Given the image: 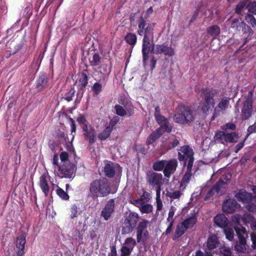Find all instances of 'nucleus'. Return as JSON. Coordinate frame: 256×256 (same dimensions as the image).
Returning <instances> with one entry per match:
<instances>
[{"label": "nucleus", "mask_w": 256, "mask_h": 256, "mask_svg": "<svg viewBox=\"0 0 256 256\" xmlns=\"http://www.w3.org/2000/svg\"><path fill=\"white\" fill-rule=\"evenodd\" d=\"M166 160H158L155 162L153 164V168L154 170L160 171L164 170L166 165Z\"/></svg>", "instance_id": "42"}, {"label": "nucleus", "mask_w": 256, "mask_h": 256, "mask_svg": "<svg viewBox=\"0 0 256 256\" xmlns=\"http://www.w3.org/2000/svg\"><path fill=\"white\" fill-rule=\"evenodd\" d=\"M180 144V140L177 138H174L173 140L170 143L169 146L170 148H172L178 146Z\"/></svg>", "instance_id": "63"}, {"label": "nucleus", "mask_w": 256, "mask_h": 256, "mask_svg": "<svg viewBox=\"0 0 256 256\" xmlns=\"http://www.w3.org/2000/svg\"><path fill=\"white\" fill-rule=\"evenodd\" d=\"M102 86L99 82H96L94 84L92 87V90L94 93L98 95L102 90Z\"/></svg>", "instance_id": "45"}, {"label": "nucleus", "mask_w": 256, "mask_h": 256, "mask_svg": "<svg viewBox=\"0 0 256 256\" xmlns=\"http://www.w3.org/2000/svg\"><path fill=\"white\" fill-rule=\"evenodd\" d=\"M120 170L121 168L118 164L110 162L106 164L104 168V174L108 178H112L116 172Z\"/></svg>", "instance_id": "24"}, {"label": "nucleus", "mask_w": 256, "mask_h": 256, "mask_svg": "<svg viewBox=\"0 0 256 256\" xmlns=\"http://www.w3.org/2000/svg\"><path fill=\"white\" fill-rule=\"evenodd\" d=\"M240 207V205L236 201L232 198H229L225 200L222 204V210L226 213H232L237 208Z\"/></svg>", "instance_id": "21"}, {"label": "nucleus", "mask_w": 256, "mask_h": 256, "mask_svg": "<svg viewBox=\"0 0 256 256\" xmlns=\"http://www.w3.org/2000/svg\"><path fill=\"white\" fill-rule=\"evenodd\" d=\"M238 102L242 104V106L241 109V119L248 120L252 116V112L253 92L249 90L239 98Z\"/></svg>", "instance_id": "3"}, {"label": "nucleus", "mask_w": 256, "mask_h": 256, "mask_svg": "<svg viewBox=\"0 0 256 256\" xmlns=\"http://www.w3.org/2000/svg\"><path fill=\"white\" fill-rule=\"evenodd\" d=\"M192 167H188V166H187L186 171L185 172L182 180L180 181V186H186L190 182V178L192 176Z\"/></svg>", "instance_id": "31"}, {"label": "nucleus", "mask_w": 256, "mask_h": 256, "mask_svg": "<svg viewBox=\"0 0 256 256\" xmlns=\"http://www.w3.org/2000/svg\"><path fill=\"white\" fill-rule=\"evenodd\" d=\"M174 120L180 124H188L194 120L192 110L188 106H180L176 109L174 116Z\"/></svg>", "instance_id": "5"}, {"label": "nucleus", "mask_w": 256, "mask_h": 256, "mask_svg": "<svg viewBox=\"0 0 256 256\" xmlns=\"http://www.w3.org/2000/svg\"><path fill=\"white\" fill-rule=\"evenodd\" d=\"M124 40L127 44L134 47L136 43L137 36L136 34L129 32L125 36Z\"/></svg>", "instance_id": "35"}, {"label": "nucleus", "mask_w": 256, "mask_h": 256, "mask_svg": "<svg viewBox=\"0 0 256 256\" xmlns=\"http://www.w3.org/2000/svg\"><path fill=\"white\" fill-rule=\"evenodd\" d=\"M110 193L109 184L102 179L93 180L90 184L88 188L89 196L92 198L105 197Z\"/></svg>", "instance_id": "2"}, {"label": "nucleus", "mask_w": 256, "mask_h": 256, "mask_svg": "<svg viewBox=\"0 0 256 256\" xmlns=\"http://www.w3.org/2000/svg\"><path fill=\"white\" fill-rule=\"evenodd\" d=\"M75 90L74 88H71L66 94L64 98L68 102H70L72 100V97L74 94Z\"/></svg>", "instance_id": "51"}, {"label": "nucleus", "mask_w": 256, "mask_h": 256, "mask_svg": "<svg viewBox=\"0 0 256 256\" xmlns=\"http://www.w3.org/2000/svg\"><path fill=\"white\" fill-rule=\"evenodd\" d=\"M56 194L62 200H68L69 199V196L68 194L60 188L56 190Z\"/></svg>", "instance_id": "46"}, {"label": "nucleus", "mask_w": 256, "mask_h": 256, "mask_svg": "<svg viewBox=\"0 0 256 256\" xmlns=\"http://www.w3.org/2000/svg\"><path fill=\"white\" fill-rule=\"evenodd\" d=\"M248 214H244V217H242L241 215H240L239 214H236L234 215L232 217V224L234 225L235 226H238L240 224V223L241 222H243L245 224H246V220L248 218L247 216ZM237 228L236 226H234V228ZM238 228L240 229V228ZM242 228H243L242 227L240 228V229H242Z\"/></svg>", "instance_id": "29"}, {"label": "nucleus", "mask_w": 256, "mask_h": 256, "mask_svg": "<svg viewBox=\"0 0 256 256\" xmlns=\"http://www.w3.org/2000/svg\"><path fill=\"white\" fill-rule=\"evenodd\" d=\"M182 194L180 190H175L168 192L167 195L170 198L176 199L180 198Z\"/></svg>", "instance_id": "52"}, {"label": "nucleus", "mask_w": 256, "mask_h": 256, "mask_svg": "<svg viewBox=\"0 0 256 256\" xmlns=\"http://www.w3.org/2000/svg\"><path fill=\"white\" fill-rule=\"evenodd\" d=\"M156 210L160 211L162 208V203L160 200V189L157 190L156 193Z\"/></svg>", "instance_id": "44"}, {"label": "nucleus", "mask_w": 256, "mask_h": 256, "mask_svg": "<svg viewBox=\"0 0 256 256\" xmlns=\"http://www.w3.org/2000/svg\"><path fill=\"white\" fill-rule=\"evenodd\" d=\"M197 221L196 216L192 215L191 216L186 218L185 220H182L181 222L184 224L186 228L188 230L192 228L196 224Z\"/></svg>", "instance_id": "33"}, {"label": "nucleus", "mask_w": 256, "mask_h": 256, "mask_svg": "<svg viewBox=\"0 0 256 256\" xmlns=\"http://www.w3.org/2000/svg\"><path fill=\"white\" fill-rule=\"evenodd\" d=\"M60 163H66V162H70L69 161V155L68 153L66 152H62L60 153Z\"/></svg>", "instance_id": "48"}, {"label": "nucleus", "mask_w": 256, "mask_h": 256, "mask_svg": "<svg viewBox=\"0 0 256 256\" xmlns=\"http://www.w3.org/2000/svg\"><path fill=\"white\" fill-rule=\"evenodd\" d=\"M226 182L222 180H219L211 188L206 195V199L209 198L214 194L216 193L218 195H222L224 194L225 186Z\"/></svg>", "instance_id": "19"}, {"label": "nucleus", "mask_w": 256, "mask_h": 256, "mask_svg": "<svg viewBox=\"0 0 256 256\" xmlns=\"http://www.w3.org/2000/svg\"><path fill=\"white\" fill-rule=\"evenodd\" d=\"M202 94L204 96V101L201 105V110L206 114H208L214 108L215 101L214 98L216 96L218 90L213 88L202 90Z\"/></svg>", "instance_id": "4"}, {"label": "nucleus", "mask_w": 256, "mask_h": 256, "mask_svg": "<svg viewBox=\"0 0 256 256\" xmlns=\"http://www.w3.org/2000/svg\"><path fill=\"white\" fill-rule=\"evenodd\" d=\"M114 201L110 199L108 201L102 212V216L105 220H108L111 216L114 210Z\"/></svg>", "instance_id": "26"}, {"label": "nucleus", "mask_w": 256, "mask_h": 256, "mask_svg": "<svg viewBox=\"0 0 256 256\" xmlns=\"http://www.w3.org/2000/svg\"><path fill=\"white\" fill-rule=\"evenodd\" d=\"M148 224L147 220H144L139 224L136 229V239L138 242L148 238V232L146 230Z\"/></svg>", "instance_id": "20"}, {"label": "nucleus", "mask_w": 256, "mask_h": 256, "mask_svg": "<svg viewBox=\"0 0 256 256\" xmlns=\"http://www.w3.org/2000/svg\"><path fill=\"white\" fill-rule=\"evenodd\" d=\"M153 24L147 23L143 17H140L138 22V34L140 36L148 34V32L154 33Z\"/></svg>", "instance_id": "16"}, {"label": "nucleus", "mask_w": 256, "mask_h": 256, "mask_svg": "<svg viewBox=\"0 0 256 256\" xmlns=\"http://www.w3.org/2000/svg\"><path fill=\"white\" fill-rule=\"evenodd\" d=\"M247 216L246 224L250 223L252 229L256 230V220L250 214H248Z\"/></svg>", "instance_id": "47"}, {"label": "nucleus", "mask_w": 256, "mask_h": 256, "mask_svg": "<svg viewBox=\"0 0 256 256\" xmlns=\"http://www.w3.org/2000/svg\"><path fill=\"white\" fill-rule=\"evenodd\" d=\"M154 116L156 122L160 125L158 128H161L162 132H170L172 131V126L170 124L168 119L160 114V110L158 106L155 108Z\"/></svg>", "instance_id": "13"}, {"label": "nucleus", "mask_w": 256, "mask_h": 256, "mask_svg": "<svg viewBox=\"0 0 256 256\" xmlns=\"http://www.w3.org/2000/svg\"><path fill=\"white\" fill-rule=\"evenodd\" d=\"M230 98L225 97L222 98L214 108L211 120H214L221 114L226 113V110L230 106Z\"/></svg>", "instance_id": "14"}, {"label": "nucleus", "mask_w": 256, "mask_h": 256, "mask_svg": "<svg viewBox=\"0 0 256 256\" xmlns=\"http://www.w3.org/2000/svg\"><path fill=\"white\" fill-rule=\"evenodd\" d=\"M176 208L174 206H172L170 208L168 217L166 218V222H174V216L176 212Z\"/></svg>", "instance_id": "49"}, {"label": "nucleus", "mask_w": 256, "mask_h": 256, "mask_svg": "<svg viewBox=\"0 0 256 256\" xmlns=\"http://www.w3.org/2000/svg\"><path fill=\"white\" fill-rule=\"evenodd\" d=\"M235 230L238 238V241L234 246L235 250L238 252H244L247 246L246 238L248 237L246 230L245 228L239 229L235 228Z\"/></svg>", "instance_id": "12"}, {"label": "nucleus", "mask_w": 256, "mask_h": 256, "mask_svg": "<svg viewBox=\"0 0 256 256\" xmlns=\"http://www.w3.org/2000/svg\"><path fill=\"white\" fill-rule=\"evenodd\" d=\"M226 239L230 241H232L234 238V232L231 227L228 226L223 229Z\"/></svg>", "instance_id": "39"}, {"label": "nucleus", "mask_w": 256, "mask_h": 256, "mask_svg": "<svg viewBox=\"0 0 256 256\" xmlns=\"http://www.w3.org/2000/svg\"><path fill=\"white\" fill-rule=\"evenodd\" d=\"M136 245V242L135 240L132 238H126L123 244V246L131 249L132 250Z\"/></svg>", "instance_id": "41"}, {"label": "nucleus", "mask_w": 256, "mask_h": 256, "mask_svg": "<svg viewBox=\"0 0 256 256\" xmlns=\"http://www.w3.org/2000/svg\"><path fill=\"white\" fill-rule=\"evenodd\" d=\"M234 195L238 201L248 204L247 208L250 212H256V198H253L251 194L244 190H239L235 192Z\"/></svg>", "instance_id": "6"}, {"label": "nucleus", "mask_w": 256, "mask_h": 256, "mask_svg": "<svg viewBox=\"0 0 256 256\" xmlns=\"http://www.w3.org/2000/svg\"><path fill=\"white\" fill-rule=\"evenodd\" d=\"M147 180L150 185L156 188V193H157L158 189H160V192L161 186L163 184L162 175V174L150 172L147 174Z\"/></svg>", "instance_id": "15"}, {"label": "nucleus", "mask_w": 256, "mask_h": 256, "mask_svg": "<svg viewBox=\"0 0 256 256\" xmlns=\"http://www.w3.org/2000/svg\"><path fill=\"white\" fill-rule=\"evenodd\" d=\"M152 52L154 54H164L166 56H173L174 54V49L164 44H156L152 50Z\"/></svg>", "instance_id": "18"}, {"label": "nucleus", "mask_w": 256, "mask_h": 256, "mask_svg": "<svg viewBox=\"0 0 256 256\" xmlns=\"http://www.w3.org/2000/svg\"><path fill=\"white\" fill-rule=\"evenodd\" d=\"M153 207L152 204H144L142 206H141L140 210L142 214H150L152 212Z\"/></svg>", "instance_id": "43"}, {"label": "nucleus", "mask_w": 256, "mask_h": 256, "mask_svg": "<svg viewBox=\"0 0 256 256\" xmlns=\"http://www.w3.org/2000/svg\"><path fill=\"white\" fill-rule=\"evenodd\" d=\"M49 177L48 172L43 174L40 176L38 182V185L46 196H48L50 191V186L48 184Z\"/></svg>", "instance_id": "25"}, {"label": "nucleus", "mask_w": 256, "mask_h": 256, "mask_svg": "<svg viewBox=\"0 0 256 256\" xmlns=\"http://www.w3.org/2000/svg\"><path fill=\"white\" fill-rule=\"evenodd\" d=\"M236 125L231 122L227 123L225 125H224L222 126V129L224 130H234L236 129Z\"/></svg>", "instance_id": "58"}, {"label": "nucleus", "mask_w": 256, "mask_h": 256, "mask_svg": "<svg viewBox=\"0 0 256 256\" xmlns=\"http://www.w3.org/2000/svg\"><path fill=\"white\" fill-rule=\"evenodd\" d=\"M26 242V236L24 234L20 235L16 238V256H23L24 255Z\"/></svg>", "instance_id": "22"}, {"label": "nucleus", "mask_w": 256, "mask_h": 256, "mask_svg": "<svg viewBox=\"0 0 256 256\" xmlns=\"http://www.w3.org/2000/svg\"><path fill=\"white\" fill-rule=\"evenodd\" d=\"M220 29L218 26L213 25L207 28V32L213 38H216L220 34Z\"/></svg>", "instance_id": "34"}, {"label": "nucleus", "mask_w": 256, "mask_h": 256, "mask_svg": "<svg viewBox=\"0 0 256 256\" xmlns=\"http://www.w3.org/2000/svg\"><path fill=\"white\" fill-rule=\"evenodd\" d=\"M124 106L118 104H116L114 106L116 114L120 116H130L134 114V108L130 102H126L123 104Z\"/></svg>", "instance_id": "17"}, {"label": "nucleus", "mask_w": 256, "mask_h": 256, "mask_svg": "<svg viewBox=\"0 0 256 256\" xmlns=\"http://www.w3.org/2000/svg\"><path fill=\"white\" fill-rule=\"evenodd\" d=\"M148 34L144 36L142 44V61L146 64L148 59L150 50L154 47V33L148 32Z\"/></svg>", "instance_id": "9"}, {"label": "nucleus", "mask_w": 256, "mask_h": 256, "mask_svg": "<svg viewBox=\"0 0 256 256\" xmlns=\"http://www.w3.org/2000/svg\"><path fill=\"white\" fill-rule=\"evenodd\" d=\"M77 121L83 130L85 138L88 140L90 144L94 143L96 141V132L94 128L82 115L78 118Z\"/></svg>", "instance_id": "7"}, {"label": "nucleus", "mask_w": 256, "mask_h": 256, "mask_svg": "<svg viewBox=\"0 0 256 256\" xmlns=\"http://www.w3.org/2000/svg\"><path fill=\"white\" fill-rule=\"evenodd\" d=\"M54 172L56 176L60 178H70L73 177L76 166L71 162L60 163L58 156L54 154L52 158Z\"/></svg>", "instance_id": "1"}, {"label": "nucleus", "mask_w": 256, "mask_h": 256, "mask_svg": "<svg viewBox=\"0 0 256 256\" xmlns=\"http://www.w3.org/2000/svg\"><path fill=\"white\" fill-rule=\"evenodd\" d=\"M256 132V122L252 125L250 126L248 129V134L246 138L252 133Z\"/></svg>", "instance_id": "61"}, {"label": "nucleus", "mask_w": 256, "mask_h": 256, "mask_svg": "<svg viewBox=\"0 0 256 256\" xmlns=\"http://www.w3.org/2000/svg\"><path fill=\"white\" fill-rule=\"evenodd\" d=\"M187 229L180 222L176 226L172 236V240H176L181 237L186 231Z\"/></svg>", "instance_id": "28"}, {"label": "nucleus", "mask_w": 256, "mask_h": 256, "mask_svg": "<svg viewBox=\"0 0 256 256\" xmlns=\"http://www.w3.org/2000/svg\"><path fill=\"white\" fill-rule=\"evenodd\" d=\"M70 122V126L71 128V132L72 134V139L74 138V135L73 134V133H76V125L75 124L74 120L71 118H68Z\"/></svg>", "instance_id": "57"}, {"label": "nucleus", "mask_w": 256, "mask_h": 256, "mask_svg": "<svg viewBox=\"0 0 256 256\" xmlns=\"http://www.w3.org/2000/svg\"><path fill=\"white\" fill-rule=\"evenodd\" d=\"M178 166V161L176 159H171L166 161V165L164 170V176L169 178L170 176L174 174Z\"/></svg>", "instance_id": "23"}, {"label": "nucleus", "mask_w": 256, "mask_h": 256, "mask_svg": "<svg viewBox=\"0 0 256 256\" xmlns=\"http://www.w3.org/2000/svg\"><path fill=\"white\" fill-rule=\"evenodd\" d=\"M214 138L216 142L224 144L226 143H236L238 142L239 136L235 132L228 133L226 132L218 131L215 134Z\"/></svg>", "instance_id": "11"}, {"label": "nucleus", "mask_w": 256, "mask_h": 256, "mask_svg": "<svg viewBox=\"0 0 256 256\" xmlns=\"http://www.w3.org/2000/svg\"><path fill=\"white\" fill-rule=\"evenodd\" d=\"M246 6V2H240L236 8V12L238 14H240L242 12V10Z\"/></svg>", "instance_id": "56"}, {"label": "nucleus", "mask_w": 256, "mask_h": 256, "mask_svg": "<svg viewBox=\"0 0 256 256\" xmlns=\"http://www.w3.org/2000/svg\"><path fill=\"white\" fill-rule=\"evenodd\" d=\"M246 20L253 27L256 26V19L251 14H247L246 16Z\"/></svg>", "instance_id": "53"}, {"label": "nucleus", "mask_w": 256, "mask_h": 256, "mask_svg": "<svg viewBox=\"0 0 256 256\" xmlns=\"http://www.w3.org/2000/svg\"><path fill=\"white\" fill-rule=\"evenodd\" d=\"M138 218L137 213L130 212L124 220L122 230V234H126L130 233L135 228Z\"/></svg>", "instance_id": "10"}, {"label": "nucleus", "mask_w": 256, "mask_h": 256, "mask_svg": "<svg viewBox=\"0 0 256 256\" xmlns=\"http://www.w3.org/2000/svg\"><path fill=\"white\" fill-rule=\"evenodd\" d=\"M214 223L220 228H224L229 226L228 220L224 214H217L214 219Z\"/></svg>", "instance_id": "27"}, {"label": "nucleus", "mask_w": 256, "mask_h": 256, "mask_svg": "<svg viewBox=\"0 0 256 256\" xmlns=\"http://www.w3.org/2000/svg\"><path fill=\"white\" fill-rule=\"evenodd\" d=\"M112 132L111 128L106 126L102 132L98 134V138L100 140H104L110 136Z\"/></svg>", "instance_id": "38"}, {"label": "nucleus", "mask_w": 256, "mask_h": 256, "mask_svg": "<svg viewBox=\"0 0 256 256\" xmlns=\"http://www.w3.org/2000/svg\"><path fill=\"white\" fill-rule=\"evenodd\" d=\"M90 64L92 66H98L100 62V57L97 53H94L92 56L90 58Z\"/></svg>", "instance_id": "40"}, {"label": "nucleus", "mask_w": 256, "mask_h": 256, "mask_svg": "<svg viewBox=\"0 0 256 256\" xmlns=\"http://www.w3.org/2000/svg\"><path fill=\"white\" fill-rule=\"evenodd\" d=\"M88 78L87 75L84 73H82L80 75L78 82V86L82 90L85 88L88 84Z\"/></svg>", "instance_id": "37"}, {"label": "nucleus", "mask_w": 256, "mask_h": 256, "mask_svg": "<svg viewBox=\"0 0 256 256\" xmlns=\"http://www.w3.org/2000/svg\"><path fill=\"white\" fill-rule=\"evenodd\" d=\"M220 252L222 256H230L232 254L230 250L228 248H222Z\"/></svg>", "instance_id": "60"}, {"label": "nucleus", "mask_w": 256, "mask_h": 256, "mask_svg": "<svg viewBox=\"0 0 256 256\" xmlns=\"http://www.w3.org/2000/svg\"><path fill=\"white\" fill-rule=\"evenodd\" d=\"M166 222L168 224V228L165 231V232L164 233V234L166 235H168L170 234L172 230V227L174 225V222Z\"/></svg>", "instance_id": "59"}, {"label": "nucleus", "mask_w": 256, "mask_h": 256, "mask_svg": "<svg viewBox=\"0 0 256 256\" xmlns=\"http://www.w3.org/2000/svg\"><path fill=\"white\" fill-rule=\"evenodd\" d=\"M48 78L45 75H41L37 80V88L39 90H42L45 88L48 84Z\"/></svg>", "instance_id": "36"}, {"label": "nucleus", "mask_w": 256, "mask_h": 256, "mask_svg": "<svg viewBox=\"0 0 256 256\" xmlns=\"http://www.w3.org/2000/svg\"><path fill=\"white\" fill-rule=\"evenodd\" d=\"M132 251L131 249L122 246L121 248V256H129Z\"/></svg>", "instance_id": "54"}, {"label": "nucleus", "mask_w": 256, "mask_h": 256, "mask_svg": "<svg viewBox=\"0 0 256 256\" xmlns=\"http://www.w3.org/2000/svg\"><path fill=\"white\" fill-rule=\"evenodd\" d=\"M163 132L161 130V128H157L148 136L146 140V144L150 145L153 144L162 135Z\"/></svg>", "instance_id": "30"}, {"label": "nucleus", "mask_w": 256, "mask_h": 256, "mask_svg": "<svg viewBox=\"0 0 256 256\" xmlns=\"http://www.w3.org/2000/svg\"><path fill=\"white\" fill-rule=\"evenodd\" d=\"M120 118L118 116H114L112 119L110 120L108 127L111 128L112 130L114 127L118 122Z\"/></svg>", "instance_id": "55"}, {"label": "nucleus", "mask_w": 256, "mask_h": 256, "mask_svg": "<svg viewBox=\"0 0 256 256\" xmlns=\"http://www.w3.org/2000/svg\"><path fill=\"white\" fill-rule=\"evenodd\" d=\"M246 8L250 12L256 14V2H250Z\"/></svg>", "instance_id": "50"}, {"label": "nucleus", "mask_w": 256, "mask_h": 256, "mask_svg": "<svg viewBox=\"0 0 256 256\" xmlns=\"http://www.w3.org/2000/svg\"><path fill=\"white\" fill-rule=\"evenodd\" d=\"M206 244L209 250L214 249L219 244L218 237L215 235L210 236L208 239Z\"/></svg>", "instance_id": "32"}, {"label": "nucleus", "mask_w": 256, "mask_h": 256, "mask_svg": "<svg viewBox=\"0 0 256 256\" xmlns=\"http://www.w3.org/2000/svg\"><path fill=\"white\" fill-rule=\"evenodd\" d=\"M194 152L193 150L189 146H184L180 147L178 152V158L180 161L184 162L186 164L188 162L187 166L188 167L192 166L194 158Z\"/></svg>", "instance_id": "8"}, {"label": "nucleus", "mask_w": 256, "mask_h": 256, "mask_svg": "<svg viewBox=\"0 0 256 256\" xmlns=\"http://www.w3.org/2000/svg\"><path fill=\"white\" fill-rule=\"evenodd\" d=\"M192 256H212V254L210 252H206V253H203L200 250H198L195 255H193Z\"/></svg>", "instance_id": "64"}, {"label": "nucleus", "mask_w": 256, "mask_h": 256, "mask_svg": "<svg viewBox=\"0 0 256 256\" xmlns=\"http://www.w3.org/2000/svg\"><path fill=\"white\" fill-rule=\"evenodd\" d=\"M78 214V208L76 205L74 204L71 208V215L70 217L72 218H74L77 216Z\"/></svg>", "instance_id": "62"}]
</instances>
